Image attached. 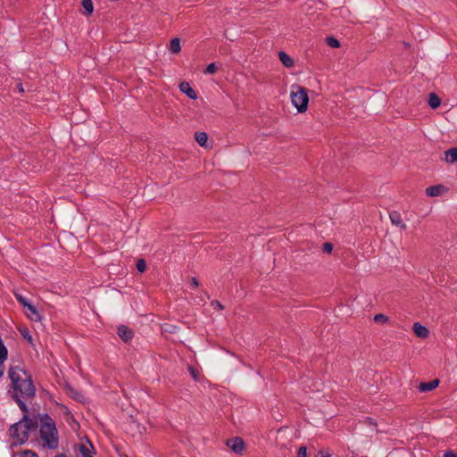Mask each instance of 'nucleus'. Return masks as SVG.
<instances>
[{
  "label": "nucleus",
  "instance_id": "8",
  "mask_svg": "<svg viewBox=\"0 0 457 457\" xmlns=\"http://www.w3.org/2000/svg\"><path fill=\"white\" fill-rule=\"evenodd\" d=\"M447 191V188L441 184L430 186L426 188V194L428 196H439L442 195L445 192Z\"/></svg>",
  "mask_w": 457,
  "mask_h": 457
},
{
  "label": "nucleus",
  "instance_id": "29",
  "mask_svg": "<svg viewBox=\"0 0 457 457\" xmlns=\"http://www.w3.org/2000/svg\"><path fill=\"white\" fill-rule=\"evenodd\" d=\"M17 301L24 307L27 308V306L29 305V302L22 295H17L16 296Z\"/></svg>",
  "mask_w": 457,
  "mask_h": 457
},
{
  "label": "nucleus",
  "instance_id": "1",
  "mask_svg": "<svg viewBox=\"0 0 457 457\" xmlns=\"http://www.w3.org/2000/svg\"><path fill=\"white\" fill-rule=\"evenodd\" d=\"M8 377L11 380L12 394H19L25 400L35 397L36 387L31 375L27 370L18 366H11L8 370Z\"/></svg>",
  "mask_w": 457,
  "mask_h": 457
},
{
  "label": "nucleus",
  "instance_id": "17",
  "mask_svg": "<svg viewBox=\"0 0 457 457\" xmlns=\"http://www.w3.org/2000/svg\"><path fill=\"white\" fill-rule=\"evenodd\" d=\"M428 103L432 109H436L440 106L442 101L436 93H429Z\"/></svg>",
  "mask_w": 457,
  "mask_h": 457
},
{
  "label": "nucleus",
  "instance_id": "22",
  "mask_svg": "<svg viewBox=\"0 0 457 457\" xmlns=\"http://www.w3.org/2000/svg\"><path fill=\"white\" fill-rule=\"evenodd\" d=\"M373 320L376 323L385 324L389 320V318L383 313H378L374 316Z\"/></svg>",
  "mask_w": 457,
  "mask_h": 457
},
{
  "label": "nucleus",
  "instance_id": "18",
  "mask_svg": "<svg viewBox=\"0 0 457 457\" xmlns=\"http://www.w3.org/2000/svg\"><path fill=\"white\" fill-rule=\"evenodd\" d=\"M81 4L84 8V14L89 16L94 12V5L92 0H82Z\"/></svg>",
  "mask_w": 457,
  "mask_h": 457
},
{
  "label": "nucleus",
  "instance_id": "30",
  "mask_svg": "<svg viewBox=\"0 0 457 457\" xmlns=\"http://www.w3.org/2000/svg\"><path fill=\"white\" fill-rule=\"evenodd\" d=\"M297 457H307L306 446H300L297 452Z\"/></svg>",
  "mask_w": 457,
  "mask_h": 457
},
{
  "label": "nucleus",
  "instance_id": "27",
  "mask_svg": "<svg viewBox=\"0 0 457 457\" xmlns=\"http://www.w3.org/2000/svg\"><path fill=\"white\" fill-rule=\"evenodd\" d=\"M20 457H38V455L32 450H23L20 453Z\"/></svg>",
  "mask_w": 457,
  "mask_h": 457
},
{
  "label": "nucleus",
  "instance_id": "7",
  "mask_svg": "<svg viewBox=\"0 0 457 457\" xmlns=\"http://www.w3.org/2000/svg\"><path fill=\"white\" fill-rule=\"evenodd\" d=\"M117 334L124 343H129L134 337L133 330L126 325L120 324L117 328Z\"/></svg>",
  "mask_w": 457,
  "mask_h": 457
},
{
  "label": "nucleus",
  "instance_id": "12",
  "mask_svg": "<svg viewBox=\"0 0 457 457\" xmlns=\"http://www.w3.org/2000/svg\"><path fill=\"white\" fill-rule=\"evenodd\" d=\"M412 329L414 334L420 338H426L429 334L428 329L419 322L413 324Z\"/></svg>",
  "mask_w": 457,
  "mask_h": 457
},
{
  "label": "nucleus",
  "instance_id": "39",
  "mask_svg": "<svg viewBox=\"0 0 457 457\" xmlns=\"http://www.w3.org/2000/svg\"><path fill=\"white\" fill-rule=\"evenodd\" d=\"M18 87H19V90H20L21 92H22V91H23V87H22V85H21V84H19V85H18Z\"/></svg>",
  "mask_w": 457,
  "mask_h": 457
},
{
  "label": "nucleus",
  "instance_id": "31",
  "mask_svg": "<svg viewBox=\"0 0 457 457\" xmlns=\"http://www.w3.org/2000/svg\"><path fill=\"white\" fill-rule=\"evenodd\" d=\"M443 457H457V453L451 450H447L444 453Z\"/></svg>",
  "mask_w": 457,
  "mask_h": 457
},
{
  "label": "nucleus",
  "instance_id": "32",
  "mask_svg": "<svg viewBox=\"0 0 457 457\" xmlns=\"http://www.w3.org/2000/svg\"><path fill=\"white\" fill-rule=\"evenodd\" d=\"M212 305L219 310H223L224 306L217 300L212 302Z\"/></svg>",
  "mask_w": 457,
  "mask_h": 457
},
{
  "label": "nucleus",
  "instance_id": "2",
  "mask_svg": "<svg viewBox=\"0 0 457 457\" xmlns=\"http://www.w3.org/2000/svg\"><path fill=\"white\" fill-rule=\"evenodd\" d=\"M38 423L37 418H30L29 415H23L21 420L10 427V436L15 440L14 445H21L29 440L30 432L37 429Z\"/></svg>",
  "mask_w": 457,
  "mask_h": 457
},
{
  "label": "nucleus",
  "instance_id": "25",
  "mask_svg": "<svg viewBox=\"0 0 457 457\" xmlns=\"http://www.w3.org/2000/svg\"><path fill=\"white\" fill-rule=\"evenodd\" d=\"M217 69H218V67H217L216 63L212 62L207 65V67L204 70V73L205 74H213L217 71Z\"/></svg>",
  "mask_w": 457,
  "mask_h": 457
},
{
  "label": "nucleus",
  "instance_id": "15",
  "mask_svg": "<svg viewBox=\"0 0 457 457\" xmlns=\"http://www.w3.org/2000/svg\"><path fill=\"white\" fill-rule=\"evenodd\" d=\"M27 310L29 312V313L27 312V316L29 320L33 321H39L41 320L42 317L37 308L32 304L29 303V306H27Z\"/></svg>",
  "mask_w": 457,
  "mask_h": 457
},
{
  "label": "nucleus",
  "instance_id": "26",
  "mask_svg": "<svg viewBox=\"0 0 457 457\" xmlns=\"http://www.w3.org/2000/svg\"><path fill=\"white\" fill-rule=\"evenodd\" d=\"M137 270L143 273L146 270V262L144 259H139L137 262Z\"/></svg>",
  "mask_w": 457,
  "mask_h": 457
},
{
  "label": "nucleus",
  "instance_id": "40",
  "mask_svg": "<svg viewBox=\"0 0 457 457\" xmlns=\"http://www.w3.org/2000/svg\"><path fill=\"white\" fill-rule=\"evenodd\" d=\"M87 442H88L90 445H92V444L90 443V441H89V440H87ZM91 449L95 450V448H94V446H93V445H91Z\"/></svg>",
  "mask_w": 457,
  "mask_h": 457
},
{
  "label": "nucleus",
  "instance_id": "3",
  "mask_svg": "<svg viewBox=\"0 0 457 457\" xmlns=\"http://www.w3.org/2000/svg\"><path fill=\"white\" fill-rule=\"evenodd\" d=\"M39 435L43 441V446L50 450H55L59 445L58 431L54 420L45 413L40 416Z\"/></svg>",
  "mask_w": 457,
  "mask_h": 457
},
{
  "label": "nucleus",
  "instance_id": "4",
  "mask_svg": "<svg viewBox=\"0 0 457 457\" xmlns=\"http://www.w3.org/2000/svg\"><path fill=\"white\" fill-rule=\"evenodd\" d=\"M295 88V91L291 92V102L299 112H304L309 104L308 90L301 86H296Z\"/></svg>",
  "mask_w": 457,
  "mask_h": 457
},
{
  "label": "nucleus",
  "instance_id": "28",
  "mask_svg": "<svg viewBox=\"0 0 457 457\" xmlns=\"http://www.w3.org/2000/svg\"><path fill=\"white\" fill-rule=\"evenodd\" d=\"M334 248V245L330 242H326L322 245V251L325 253H330Z\"/></svg>",
  "mask_w": 457,
  "mask_h": 457
},
{
  "label": "nucleus",
  "instance_id": "23",
  "mask_svg": "<svg viewBox=\"0 0 457 457\" xmlns=\"http://www.w3.org/2000/svg\"><path fill=\"white\" fill-rule=\"evenodd\" d=\"M326 41H327V44L333 47V48H338L340 46V42L338 39H337L336 37H328L326 38Z\"/></svg>",
  "mask_w": 457,
  "mask_h": 457
},
{
  "label": "nucleus",
  "instance_id": "33",
  "mask_svg": "<svg viewBox=\"0 0 457 457\" xmlns=\"http://www.w3.org/2000/svg\"><path fill=\"white\" fill-rule=\"evenodd\" d=\"M198 286H199V282L196 279V278L192 277L191 278V287H192V288H196V287H198Z\"/></svg>",
  "mask_w": 457,
  "mask_h": 457
},
{
  "label": "nucleus",
  "instance_id": "21",
  "mask_svg": "<svg viewBox=\"0 0 457 457\" xmlns=\"http://www.w3.org/2000/svg\"><path fill=\"white\" fill-rule=\"evenodd\" d=\"M21 337L30 345H33V338L28 328H19Z\"/></svg>",
  "mask_w": 457,
  "mask_h": 457
},
{
  "label": "nucleus",
  "instance_id": "24",
  "mask_svg": "<svg viewBox=\"0 0 457 457\" xmlns=\"http://www.w3.org/2000/svg\"><path fill=\"white\" fill-rule=\"evenodd\" d=\"M11 397L15 401L20 409L22 408L24 404H26L22 400V396L19 395V394H12Z\"/></svg>",
  "mask_w": 457,
  "mask_h": 457
},
{
  "label": "nucleus",
  "instance_id": "36",
  "mask_svg": "<svg viewBox=\"0 0 457 457\" xmlns=\"http://www.w3.org/2000/svg\"><path fill=\"white\" fill-rule=\"evenodd\" d=\"M21 410L23 412V415H29V408L27 404H24V406L21 408Z\"/></svg>",
  "mask_w": 457,
  "mask_h": 457
},
{
  "label": "nucleus",
  "instance_id": "35",
  "mask_svg": "<svg viewBox=\"0 0 457 457\" xmlns=\"http://www.w3.org/2000/svg\"><path fill=\"white\" fill-rule=\"evenodd\" d=\"M319 454L320 455V457H331V453L328 451H320Z\"/></svg>",
  "mask_w": 457,
  "mask_h": 457
},
{
  "label": "nucleus",
  "instance_id": "38",
  "mask_svg": "<svg viewBox=\"0 0 457 457\" xmlns=\"http://www.w3.org/2000/svg\"><path fill=\"white\" fill-rule=\"evenodd\" d=\"M55 457H67V455L65 453H58Z\"/></svg>",
  "mask_w": 457,
  "mask_h": 457
},
{
  "label": "nucleus",
  "instance_id": "10",
  "mask_svg": "<svg viewBox=\"0 0 457 457\" xmlns=\"http://www.w3.org/2000/svg\"><path fill=\"white\" fill-rule=\"evenodd\" d=\"M389 218L392 222V224L399 227L401 229H406V224L403 221L401 214L396 212L393 211L389 213Z\"/></svg>",
  "mask_w": 457,
  "mask_h": 457
},
{
  "label": "nucleus",
  "instance_id": "37",
  "mask_svg": "<svg viewBox=\"0 0 457 457\" xmlns=\"http://www.w3.org/2000/svg\"><path fill=\"white\" fill-rule=\"evenodd\" d=\"M4 365L0 364V378L4 375Z\"/></svg>",
  "mask_w": 457,
  "mask_h": 457
},
{
  "label": "nucleus",
  "instance_id": "14",
  "mask_svg": "<svg viewBox=\"0 0 457 457\" xmlns=\"http://www.w3.org/2000/svg\"><path fill=\"white\" fill-rule=\"evenodd\" d=\"M445 160L448 163L457 162V147H452L445 152Z\"/></svg>",
  "mask_w": 457,
  "mask_h": 457
},
{
  "label": "nucleus",
  "instance_id": "5",
  "mask_svg": "<svg viewBox=\"0 0 457 457\" xmlns=\"http://www.w3.org/2000/svg\"><path fill=\"white\" fill-rule=\"evenodd\" d=\"M226 445L229 447L234 453L239 455L243 454L245 446V441L240 436L228 438L226 441Z\"/></svg>",
  "mask_w": 457,
  "mask_h": 457
},
{
  "label": "nucleus",
  "instance_id": "34",
  "mask_svg": "<svg viewBox=\"0 0 457 457\" xmlns=\"http://www.w3.org/2000/svg\"><path fill=\"white\" fill-rule=\"evenodd\" d=\"M189 370H190V373L193 376V378L195 379H197V371L191 366L189 367Z\"/></svg>",
  "mask_w": 457,
  "mask_h": 457
},
{
  "label": "nucleus",
  "instance_id": "16",
  "mask_svg": "<svg viewBox=\"0 0 457 457\" xmlns=\"http://www.w3.org/2000/svg\"><path fill=\"white\" fill-rule=\"evenodd\" d=\"M195 139L200 146L207 147L208 134L204 131H196L195 133Z\"/></svg>",
  "mask_w": 457,
  "mask_h": 457
},
{
  "label": "nucleus",
  "instance_id": "19",
  "mask_svg": "<svg viewBox=\"0 0 457 457\" xmlns=\"http://www.w3.org/2000/svg\"><path fill=\"white\" fill-rule=\"evenodd\" d=\"M181 50L180 39L179 37H174L170 40V51L173 54H178Z\"/></svg>",
  "mask_w": 457,
  "mask_h": 457
},
{
  "label": "nucleus",
  "instance_id": "20",
  "mask_svg": "<svg viewBox=\"0 0 457 457\" xmlns=\"http://www.w3.org/2000/svg\"><path fill=\"white\" fill-rule=\"evenodd\" d=\"M75 450H78L81 457H93L90 450L83 444L75 445Z\"/></svg>",
  "mask_w": 457,
  "mask_h": 457
},
{
  "label": "nucleus",
  "instance_id": "13",
  "mask_svg": "<svg viewBox=\"0 0 457 457\" xmlns=\"http://www.w3.org/2000/svg\"><path fill=\"white\" fill-rule=\"evenodd\" d=\"M278 58L282 64L287 68H291L295 64L294 59L284 51L278 52Z\"/></svg>",
  "mask_w": 457,
  "mask_h": 457
},
{
  "label": "nucleus",
  "instance_id": "11",
  "mask_svg": "<svg viewBox=\"0 0 457 457\" xmlns=\"http://www.w3.org/2000/svg\"><path fill=\"white\" fill-rule=\"evenodd\" d=\"M439 382L438 378L433 379L429 382H421L419 385V390L422 393L432 391L438 386Z\"/></svg>",
  "mask_w": 457,
  "mask_h": 457
},
{
  "label": "nucleus",
  "instance_id": "6",
  "mask_svg": "<svg viewBox=\"0 0 457 457\" xmlns=\"http://www.w3.org/2000/svg\"><path fill=\"white\" fill-rule=\"evenodd\" d=\"M64 389H65L66 394L71 398L74 399L75 401H77L79 403H86V397H85L84 394L81 391L73 387L71 384L66 383L64 386Z\"/></svg>",
  "mask_w": 457,
  "mask_h": 457
},
{
  "label": "nucleus",
  "instance_id": "9",
  "mask_svg": "<svg viewBox=\"0 0 457 457\" xmlns=\"http://www.w3.org/2000/svg\"><path fill=\"white\" fill-rule=\"evenodd\" d=\"M179 90L186 94L187 97L190 99H196L197 95L195 91L191 87L190 84L187 81H182L179 83Z\"/></svg>",
  "mask_w": 457,
  "mask_h": 457
}]
</instances>
